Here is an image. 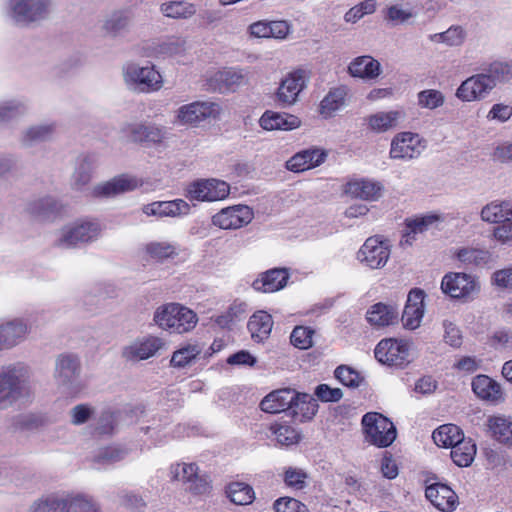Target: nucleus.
Returning <instances> with one entry per match:
<instances>
[{"mask_svg":"<svg viewBox=\"0 0 512 512\" xmlns=\"http://www.w3.org/2000/svg\"><path fill=\"white\" fill-rule=\"evenodd\" d=\"M29 368L23 362L0 369V410H6L30 397Z\"/></svg>","mask_w":512,"mask_h":512,"instance_id":"obj_1","label":"nucleus"},{"mask_svg":"<svg viewBox=\"0 0 512 512\" xmlns=\"http://www.w3.org/2000/svg\"><path fill=\"white\" fill-rule=\"evenodd\" d=\"M153 320L162 330L184 334L190 332L198 323L197 314L179 303H166L159 306Z\"/></svg>","mask_w":512,"mask_h":512,"instance_id":"obj_2","label":"nucleus"},{"mask_svg":"<svg viewBox=\"0 0 512 512\" xmlns=\"http://www.w3.org/2000/svg\"><path fill=\"white\" fill-rule=\"evenodd\" d=\"M52 10V0H9L7 15L15 25L29 27L47 20Z\"/></svg>","mask_w":512,"mask_h":512,"instance_id":"obj_3","label":"nucleus"},{"mask_svg":"<svg viewBox=\"0 0 512 512\" xmlns=\"http://www.w3.org/2000/svg\"><path fill=\"white\" fill-rule=\"evenodd\" d=\"M102 231L103 226L97 219L78 220L59 231L55 244L60 248H72L92 243L100 238Z\"/></svg>","mask_w":512,"mask_h":512,"instance_id":"obj_4","label":"nucleus"},{"mask_svg":"<svg viewBox=\"0 0 512 512\" xmlns=\"http://www.w3.org/2000/svg\"><path fill=\"white\" fill-rule=\"evenodd\" d=\"M478 277L465 272H448L441 281L442 292L452 299L468 302L480 292Z\"/></svg>","mask_w":512,"mask_h":512,"instance_id":"obj_5","label":"nucleus"},{"mask_svg":"<svg viewBox=\"0 0 512 512\" xmlns=\"http://www.w3.org/2000/svg\"><path fill=\"white\" fill-rule=\"evenodd\" d=\"M166 129L162 126L144 122H125L119 129V138L126 143L160 145L166 139Z\"/></svg>","mask_w":512,"mask_h":512,"instance_id":"obj_6","label":"nucleus"},{"mask_svg":"<svg viewBox=\"0 0 512 512\" xmlns=\"http://www.w3.org/2000/svg\"><path fill=\"white\" fill-rule=\"evenodd\" d=\"M362 425L367 441L377 447H388L396 438L394 424L379 413H366L362 417Z\"/></svg>","mask_w":512,"mask_h":512,"instance_id":"obj_7","label":"nucleus"},{"mask_svg":"<svg viewBox=\"0 0 512 512\" xmlns=\"http://www.w3.org/2000/svg\"><path fill=\"white\" fill-rule=\"evenodd\" d=\"M125 83L139 92L157 91L162 86V76L154 66H140L130 63L124 67Z\"/></svg>","mask_w":512,"mask_h":512,"instance_id":"obj_8","label":"nucleus"},{"mask_svg":"<svg viewBox=\"0 0 512 512\" xmlns=\"http://www.w3.org/2000/svg\"><path fill=\"white\" fill-rule=\"evenodd\" d=\"M426 149L425 140L417 133H397L390 145L389 156L394 160L408 161L418 158Z\"/></svg>","mask_w":512,"mask_h":512,"instance_id":"obj_9","label":"nucleus"},{"mask_svg":"<svg viewBox=\"0 0 512 512\" xmlns=\"http://www.w3.org/2000/svg\"><path fill=\"white\" fill-rule=\"evenodd\" d=\"M229 194V184L214 178L194 181L187 188V197L201 202L220 201L227 198Z\"/></svg>","mask_w":512,"mask_h":512,"instance_id":"obj_10","label":"nucleus"},{"mask_svg":"<svg viewBox=\"0 0 512 512\" xmlns=\"http://www.w3.org/2000/svg\"><path fill=\"white\" fill-rule=\"evenodd\" d=\"M170 474L173 480L182 481L186 489L193 494H205L210 489L208 476L201 474L198 466L194 463L172 465Z\"/></svg>","mask_w":512,"mask_h":512,"instance_id":"obj_11","label":"nucleus"},{"mask_svg":"<svg viewBox=\"0 0 512 512\" xmlns=\"http://www.w3.org/2000/svg\"><path fill=\"white\" fill-rule=\"evenodd\" d=\"M31 333V325L22 317L0 322V352L11 350L23 343Z\"/></svg>","mask_w":512,"mask_h":512,"instance_id":"obj_12","label":"nucleus"},{"mask_svg":"<svg viewBox=\"0 0 512 512\" xmlns=\"http://www.w3.org/2000/svg\"><path fill=\"white\" fill-rule=\"evenodd\" d=\"M375 358L382 364L404 368L410 363L409 349L406 343L394 339L381 340L375 350Z\"/></svg>","mask_w":512,"mask_h":512,"instance_id":"obj_13","label":"nucleus"},{"mask_svg":"<svg viewBox=\"0 0 512 512\" xmlns=\"http://www.w3.org/2000/svg\"><path fill=\"white\" fill-rule=\"evenodd\" d=\"M254 217L253 210L247 205H234L221 209L213 215L212 224L220 229H239L248 225Z\"/></svg>","mask_w":512,"mask_h":512,"instance_id":"obj_14","label":"nucleus"},{"mask_svg":"<svg viewBox=\"0 0 512 512\" xmlns=\"http://www.w3.org/2000/svg\"><path fill=\"white\" fill-rule=\"evenodd\" d=\"M221 113L218 103L196 101L182 105L177 110V121L183 125L199 123L207 118H217Z\"/></svg>","mask_w":512,"mask_h":512,"instance_id":"obj_15","label":"nucleus"},{"mask_svg":"<svg viewBox=\"0 0 512 512\" xmlns=\"http://www.w3.org/2000/svg\"><path fill=\"white\" fill-rule=\"evenodd\" d=\"M390 257V248L386 241L377 236L368 238L357 253V259L371 269L383 267Z\"/></svg>","mask_w":512,"mask_h":512,"instance_id":"obj_16","label":"nucleus"},{"mask_svg":"<svg viewBox=\"0 0 512 512\" xmlns=\"http://www.w3.org/2000/svg\"><path fill=\"white\" fill-rule=\"evenodd\" d=\"M491 80L483 72L465 79L456 89L455 96L462 102L481 101L493 91Z\"/></svg>","mask_w":512,"mask_h":512,"instance_id":"obj_17","label":"nucleus"},{"mask_svg":"<svg viewBox=\"0 0 512 512\" xmlns=\"http://www.w3.org/2000/svg\"><path fill=\"white\" fill-rule=\"evenodd\" d=\"M306 72L302 69L289 73L280 83L276 92V101L283 107L293 105L299 93L306 85Z\"/></svg>","mask_w":512,"mask_h":512,"instance_id":"obj_18","label":"nucleus"},{"mask_svg":"<svg viewBox=\"0 0 512 512\" xmlns=\"http://www.w3.org/2000/svg\"><path fill=\"white\" fill-rule=\"evenodd\" d=\"M190 210V205L180 198L170 201H154L143 205L141 208L143 214L157 219L183 217L188 215Z\"/></svg>","mask_w":512,"mask_h":512,"instance_id":"obj_19","label":"nucleus"},{"mask_svg":"<svg viewBox=\"0 0 512 512\" xmlns=\"http://www.w3.org/2000/svg\"><path fill=\"white\" fill-rule=\"evenodd\" d=\"M25 212L37 221H51L64 212V205L53 196H44L28 202Z\"/></svg>","mask_w":512,"mask_h":512,"instance_id":"obj_20","label":"nucleus"},{"mask_svg":"<svg viewBox=\"0 0 512 512\" xmlns=\"http://www.w3.org/2000/svg\"><path fill=\"white\" fill-rule=\"evenodd\" d=\"M141 185L136 177L121 174L109 181L96 185L92 194L96 197H113L122 193L135 190Z\"/></svg>","mask_w":512,"mask_h":512,"instance_id":"obj_21","label":"nucleus"},{"mask_svg":"<svg viewBox=\"0 0 512 512\" xmlns=\"http://www.w3.org/2000/svg\"><path fill=\"white\" fill-rule=\"evenodd\" d=\"M247 83V74L233 68L217 71L209 79V85L214 91L226 93L235 91Z\"/></svg>","mask_w":512,"mask_h":512,"instance_id":"obj_22","label":"nucleus"},{"mask_svg":"<svg viewBox=\"0 0 512 512\" xmlns=\"http://www.w3.org/2000/svg\"><path fill=\"white\" fill-rule=\"evenodd\" d=\"M424 292L419 289L411 290L402 314V323L406 329L414 330L420 326L424 316Z\"/></svg>","mask_w":512,"mask_h":512,"instance_id":"obj_23","label":"nucleus"},{"mask_svg":"<svg viewBox=\"0 0 512 512\" xmlns=\"http://www.w3.org/2000/svg\"><path fill=\"white\" fill-rule=\"evenodd\" d=\"M471 386L475 395L481 400L498 404L505 399L501 385L487 375H477L474 377Z\"/></svg>","mask_w":512,"mask_h":512,"instance_id":"obj_24","label":"nucleus"},{"mask_svg":"<svg viewBox=\"0 0 512 512\" xmlns=\"http://www.w3.org/2000/svg\"><path fill=\"white\" fill-rule=\"evenodd\" d=\"M426 498L439 510L452 512L457 506L456 493L446 484L434 483L426 487Z\"/></svg>","mask_w":512,"mask_h":512,"instance_id":"obj_25","label":"nucleus"},{"mask_svg":"<svg viewBox=\"0 0 512 512\" xmlns=\"http://www.w3.org/2000/svg\"><path fill=\"white\" fill-rule=\"evenodd\" d=\"M405 119V112L401 109L378 111L366 118L367 127L373 133H385L398 127Z\"/></svg>","mask_w":512,"mask_h":512,"instance_id":"obj_26","label":"nucleus"},{"mask_svg":"<svg viewBox=\"0 0 512 512\" xmlns=\"http://www.w3.org/2000/svg\"><path fill=\"white\" fill-rule=\"evenodd\" d=\"M384 21L397 26L409 23L417 17L418 10L410 0H401L400 2L392 3L382 10Z\"/></svg>","mask_w":512,"mask_h":512,"instance_id":"obj_27","label":"nucleus"},{"mask_svg":"<svg viewBox=\"0 0 512 512\" xmlns=\"http://www.w3.org/2000/svg\"><path fill=\"white\" fill-rule=\"evenodd\" d=\"M325 151L312 148L296 153L286 162V168L293 172H303L321 165L326 159Z\"/></svg>","mask_w":512,"mask_h":512,"instance_id":"obj_28","label":"nucleus"},{"mask_svg":"<svg viewBox=\"0 0 512 512\" xmlns=\"http://www.w3.org/2000/svg\"><path fill=\"white\" fill-rule=\"evenodd\" d=\"M80 373V362L73 354L60 355L55 364V378L59 385H72Z\"/></svg>","mask_w":512,"mask_h":512,"instance_id":"obj_29","label":"nucleus"},{"mask_svg":"<svg viewBox=\"0 0 512 512\" xmlns=\"http://www.w3.org/2000/svg\"><path fill=\"white\" fill-rule=\"evenodd\" d=\"M296 391L290 388L279 389L269 393L260 403L261 410L276 414L286 410L290 411L295 400Z\"/></svg>","mask_w":512,"mask_h":512,"instance_id":"obj_30","label":"nucleus"},{"mask_svg":"<svg viewBox=\"0 0 512 512\" xmlns=\"http://www.w3.org/2000/svg\"><path fill=\"white\" fill-rule=\"evenodd\" d=\"M132 16L129 12L118 10L109 14L102 24V32L108 38L124 37L130 30Z\"/></svg>","mask_w":512,"mask_h":512,"instance_id":"obj_31","label":"nucleus"},{"mask_svg":"<svg viewBox=\"0 0 512 512\" xmlns=\"http://www.w3.org/2000/svg\"><path fill=\"white\" fill-rule=\"evenodd\" d=\"M164 346L165 342L161 338L149 336L125 347L123 354L129 360H145L154 356Z\"/></svg>","mask_w":512,"mask_h":512,"instance_id":"obj_32","label":"nucleus"},{"mask_svg":"<svg viewBox=\"0 0 512 512\" xmlns=\"http://www.w3.org/2000/svg\"><path fill=\"white\" fill-rule=\"evenodd\" d=\"M289 278L286 269L273 268L260 275L253 281L252 287L259 292L272 293L283 289Z\"/></svg>","mask_w":512,"mask_h":512,"instance_id":"obj_33","label":"nucleus"},{"mask_svg":"<svg viewBox=\"0 0 512 512\" xmlns=\"http://www.w3.org/2000/svg\"><path fill=\"white\" fill-rule=\"evenodd\" d=\"M383 186L376 181L368 179H356L348 182L345 193L354 198L366 201H375L380 198Z\"/></svg>","mask_w":512,"mask_h":512,"instance_id":"obj_34","label":"nucleus"},{"mask_svg":"<svg viewBox=\"0 0 512 512\" xmlns=\"http://www.w3.org/2000/svg\"><path fill=\"white\" fill-rule=\"evenodd\" d=\"M56 131L55 123H40L27 127L21 132L19 141L23 147L30 148L36 144L50 141Z\"/></svg>","mask_w":512,"mask_h":512,"instance_id":"obj_35","label":"nucleus"},{"mask_svg":"<svg viewBox=\"0 0 512 512\" xmlns=\"http://www.w3.org/2000/svg\"><path fill=\"white\" fill-rule=\"evenodd\" d=\"M94 158L90 155H83L77 158L74 172L71 176L70 185L74 191H84L92 178Z\"/></svg>","mask_w":512,"mask_h":512,"instance_id":"obj_36","label":"nucleus"},{"mask_svg":"<svg viewBox=\"0 0 512 512\" xmlns=\"http://www.w3.org/2000/svg\"><path fill=\"white\" fill-rule=\"evenodd\" d=\"M260 126L264 130H293L300 126L298 117L273 111H266L259 120Z\"/></svg>","mask_w":512,"mask_h":512,"instance_id":"obj_37","label":"nucleus"},{"mask_svg":"<svg viewBox=\"0 0 512 512\" xmlns=\"http://www.w3.org/2000/svg\"><path fill=\"white\" fill-rule=\"evenodd\" d=\"M348 72L352 77L375 79L381 73V65L372 56H359L351 61Z\"/></svg>","mask_w":512,"mask_h":512,"instance_id":"obj_38","label":"nucleus"},{"mask_svg":"<svg viewBox=\"0 0 512 512\" xmlns=\"http://www.w3.org/2000/svg\"><path fill=\"white\" fill-rule=\"evenodd\" d=\"M491 436L507 446H512V418L505 415H493L487 420Z\"/></svg>","mask_w":512,"mask_h":512,"instance_id":"obj_39","label":"nucleus"},{"mask_svg":"<svg viewBox=\"0 0 512 512\" xmlns=\"http://www.w3.org/2000/svg\"><path fill=\"white\" fill-rule=\"evenodd\" d=\"M319 405L317 400L310 394L297 393L290 414L300 422L311 420L317 413Z\"/></svg>","mask_w":512,"mask_h":512,"instance_id":"obj_40","label":"nucleus"},{"mask_svg":"<svg viewBox=\"0 0 512 512\" xmlns=\"http://www.w3.org/2000/svg\"><path fill=\"white\" fill-rule=\"evenodd\" d=\"M272 327V316L265 311L255 312L247 324L252 339L258 343L263 342L269 337Z\"/></svg>","mask_w":512,"mask_h":512,"instance_id":"obj_41","label":"nucleus"},{"mask_svg":"<svg viewBox=\"0 0 512 512\" xmlns=\"http://www.w3.org/2000/svg\"><path fill=\"white\" fill-rule=\"evenodd\" d=\"M455 258L468 267H483L492 260V254L486 249L463 247L454 253Z\"/></svg>","mask_w":512,"mask_h":512,"instance_id":"obj_42","label":"nucleus"},{"mask_svg":"<svg viewBox=\"0 0 512 512\" xmlns=\"http://www.w3.org/2000/svg\"><path fill=\"white\" fill-rule=\"evenodd\" d=\"M512 215L511 201H492L486 204L480 213L484 222L491 224H500Z\"/></svg>","mask_w":512,"mask_h":512,"instance_id":"obj_43","label":"nucleus"},{"mask_svg":"<svg viewBox=\"0 0 512 512\" xmlns=\"http://www.w3.org/2000/svg\"><path fill=\"white\" fill-rule=\"evenodd\" d=\"M398 311L394 306L374 304L367 312V320L373 326L384 327L396 322Z\"/></svg>","mask_w":512,"mask_h":512,"instance_id":"obj_44","label":"nucleus"},{"mask_svg":"<svg viewBox=\"0 0 512 512\" xmlns=\"http://www.w3.org/2000/svg\"><path fill=\"white\" fill-rule=\"evenodd\" d=\"M434 443L439 447L451 448L464 438L462 430L454 424H444L432 434Z\"/></svg>","mask_w":512,"mask_h":512,"instance_id":"obj_45","label":"nucleus"},{"mask_svg":"<svg viewBox=\"0 0 512 512\" xmlns=\"http://www.w3.org/2000/svg\"><path fill=\"white\" fill-rule=\"evenodd\" d=\"M437 220L438 217L436 215H426L414 219H407L401 244L411 245L416 234L423 233Z\"/></svg>","mask_w":512,"mask_h":512,"instance_id":"obj_46","label":"nucleus"},{"mask_svg":"<svg viewBox=\"0 0 512 512\" xmlns=\"http://www.w3.org/2000/svg\"><path fill=\"white\" fill-rule=\"evenodd\" d=\"M65 494L52 493L35 500L27 512H64Z\"/></svg>","mask_w":512,"mask_h":512,"instance_id":"obj_47","label":"nucleus"},{"mask_svg":"<svg viewBox=\"0 0 512 512\" xmlns=\"http://www.w3.org/2000/svg\"><path fill=\"white\" fill-rule=\"evenodd\" d=\"M482 72L491 80V85L495 88L498 84L509 82L512 79V63L493 61Z\"/></svg>","mask_w":512,"mask_h":512,"instance_id":"obj_48","label":"nucleus"},{"mask_svg":"<svg viewBox=\"0 0 512 512\" xmlns=\"http://www.w3.org/2000/svg\"><path fill=\"white\" fill-rule=\"evenodd\" d=\"M476 455V445L471 439L461 440L453 446L450 452L451 459L459 467H468Z\"/></svg>","mask_w":512,"mask_h":512,"instance_id":"obj_49","label":"nucleus"},{"mask_svg":"<svg viewBox=\"0 0 512 512\" xmlns=\"http://www.w3.org/2000/svg\"><path fill=\"white\" fill-rule=\"evenodd\" d=\"M467 38L466 30L460 25H452L446 31L430 35L434 43H442L449 47H460Z\"/></svg>","mask_w":512,"mask_h":512,"instance_id":"obj_50","label":"nucleus"},{"mask_svg":"<svg viewBox=\"0 0 512 512\" xmlns=\"http://www.w3.org/2000/svg\"><path fill=\"white\" fill-rule=\"evenodd\" d=\"M344 87L332 88L320 103L319 112L325 118L331 117L345 103Z\"/></svg>","mask_w":512,"mask_h":512,"instance_id":"obj_51","label":"nucleus"},{"mask_svg":"<svg viewBox=\"0 0 512 512\" xmlns=\"http://www.w3.org/2000/svg\"><path fill=\"white\" fill-rule=\"evenodd\" d=\"M202 351V345L198 343H188L173 353L170 364L175 368H184L191 364Z\"/></svg>","mask_w":512,"mask_h":512,"instance_id":"obj_52","label":"nucleus"},{"mask_svg":"<svg viewBox=\"0 0 512 512\" xmlns=\"http://www.w3.org/2000/svg\"><path fill=\"white\" fill-rule=\"evenodd\" d=\"M65 506L64 512H101L92 498L81 494H65Z\"/></svg>","mask_w":512,"mask_h":512,"instance_id":"obj_53","label":"nucleus"},{"mask_svg":"<svg viewBox=\"0 0 512 512\" xmlns=\"http://www.w3.org/2000/svg\"><path fill=\"white\" fill-rule=\"evenodd\" d=\"M145 252L156 261H164L178 255V247L169 241H152L146 244Z\"/></svg>","mask_w":512,"mask_h":512,"instance_id":"obj_54","label":"nucleus"},{"mask_svg":"<svg viewBox=\"0 0 512 512\" xmlns=\"http://www.w3.org/2000/svg\"><path fill=\"white\" fill-rule=\"evenodd\" d=\"M161 13L173 19H187L196 13L194 4L181 1H168L160 6Z\"/></svg>","mask_w":512,"mask_h":512,"instance_id":"obj_55","label":"nucleus"},{"mask_svg":"<svg viewBox=\"0 0 512 512\" xmlns=\"http://www.w3.org/2000/svg\"><path fill=\"white\" fill-rule=\"evenodd\" d=\"M228 498L237 505H248L255 498L253 488L244 482H232L227 486Z\"/></svg>","mask_w":512,"mask_h":512,"instance_id":"obj_56","label":"nucleus"},{"mask_svg":"<svg viewBox=\"0 0 512 512\" xmlns=\"http://www.w3.org/2000/svg\"><path fill=\"white\" fill-rule=\"evenodd\" d=\"M27 112V105L20 99L0 101V124L21 117Z\"/></svg>","mask_w":512,"mask_h":512,"instance_id":"obj_57","label":"nucleus"},{"mask_svg":"<svg viewBox=\"0 0 512 512\" xmlns=\"http://www.w3.org/2000/svg\"><path fill=\"white\" fill-rule=\"evenodd\" d=\"M186 39L180 36H170L162 40L156 48L162 56H174L182 54L186 50Z\"/></svg>","mask_w":512,"mask_h":512,"instance_id":"obj_58","label":"nucleus"},{"mask_svg":"<svg viewBox=\"0 0 512 512\" xmlns=\"http://www.w3.org/2000/svg\"><path fill=\"white\" fill-rule=\"evenodd\" d=\"M377 2L376 0H364L359 4L351 7L344 14V21L346 23H356L366 15L373 14L376 11Z\"/></svg>","mask_w":512,"mask_h":512,"instance_id":"obj_59","label":"nucleus"},{"mask_svg":"<svg viewBox=\"0 0 512 512\" xmlns=\"http://www.w3.org/2000/svg\"><path fill=\"white\" fill-rule=\"evenodd\" d=\"M418 105L421 108L434 110L443 106L445 102L444 94L436 89L422 90L417 95Z\"/></svg>","mask_w":512,"mask_h":512,"instance_id":"obj_60","label":"nucleus"},{"mask_svg":"<svg viewBox=\"0 0 512 512\" xmlns=\"http://www.w3.org/2000/svg\"><path fill=\"white\" fill-rule=\"evenodd\" d=\"M335 377L345 386L357 388L363 381V377L353 368L340 365L334 371Z\"/></svg>","mask_w":512,"mask_h":512,"instance_id":"obj_61","label":"nucleus"},{"mask_svg":"<svg viewBox=\"0 0 512 512\" xmlns=\"http://www.w3.org/2000/svg\"><path fill=\"white\" fill-rule=\"evenodd\" d=\"M127 451L118 446L104 447L98 450L94 456L97 463L112 464L118 462L126 456Z\"/></svg>","mask_w":512,"mask_h":512,"instance_id":"obj_62","label":"nucleus"},{"mask_svg":"<svg viewBox=\"0 0 512 512\" xmlns=\"http://www.w3.org/2000/svg\"><path fill=\"white\" fill-rule=\"evenodd\" d=\"M313 334L314 331L308 327L296 326L290 335L291 344L299 349H308L312 346Z\"/></svg>","mask_w":512,"mask_h":512,"instance_id":"obj_63","label":"nucleus"},{"mask_svg":"<svg viewBox=\"0 0 512 512\" xmlns=\"http://www.w3.org/2000/svg\"><path fill=\"white\" fill-rule=\"evenodd\" d=\"M492 236L502 245H512V215L494 227Z\"/></svg>","mask_w":512,"mask_h":512,"instance_id":"obj_64","label":"nucleus"}]
</instances>
